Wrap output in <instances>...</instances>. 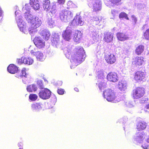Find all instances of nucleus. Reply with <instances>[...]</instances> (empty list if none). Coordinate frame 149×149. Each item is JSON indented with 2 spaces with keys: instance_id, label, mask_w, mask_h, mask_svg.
I'll use <instances>...</instances> for the list:
<instances>
[{
  "instance_id": "25",
  "label": "nucleus",
  "mask_w": 149,
  "mask_h": 149,
  "mask_svg": "<svg viewBox=\"0 0 149 149\" xmlns=\"http://www.w3.org/2000/svg\"><path fill=\"white\" fill-rule=\"evenodd\" d=\"M104 34V40L105 42H109L113 40V36L112 33L109 32H105Z\"/></svg>"
},
{
  "instance_id": "24",
  "label": "nucleus",
  "mask_w": 149,
  "mask_h": 149,
  "mask_svg": "<svg viewBox=\"0 0 149 149\" xmlns=\"http://www.w3.org/2000/svg\"><path fill=\"white\" fill-rule=\"evenodd\" d=\"M53 39L52 40V45L53 46L57 47L59 44V36L58 33H55L53 36Z\"/></svg>"
},
{
  "instance_id": "16",
  "label": "nucleus",
  "mask_w": 149,
  "mask_h": 149,
  "mask_svg": "<svg viewBox=\"0 0 149 149\" xmlns=\"http://www.w3.org/2000/svg\"><path fill=\"white\" fill-rule=\"evenodd\" d=\"M33 42L36 46L39 48H42L45 46L44 42L40 37H36Z\"/></svg>"
},
{
  "instance_id": "27",
  "label": "nucleus",
  "mask_w": 149,
  "mask_h": 149,
  "mask_svg": "<svg viewBox=\"0 0 149 149\" xmlns=\"http://www.w3.org/2000/svg\"><path fill=\"white\" fill-rule=\"evenodd\" d=\"M146 126V123L143 121H139L136 124V129L139 131L144 130Z\"/></svg>"
},
{
  "instance_id": "21",
  "label": "nucleus",
  "mask_w": 149,
  "mask_h": 149,
  "mask_svg": "<svg viewBox=\"0 0 149 149\" xmlns=\"http://www.w3.org/2000/svg\"><path fill=\"white\" fill-rule=\"evenodd\" d=\"M105 60L108 63L110 64L114 63L116 61L115 56L113 54L106 55L105 56Z\"/></svg>"
},
{
  "instance_id": "6",
  "label": "nucleus",
  "mask_w": 149,
  "mask_h": 149,
  "mask_svg": "<svg viewBox=\"0 0 149 149\" xmlns=\"http://www.w3.org/2000/svg\"><path fill=\"white\" fill-rule=\"evenodd\" d=\"M73 16L71 12L67 10H64L60 14V17L61 20L64 22L69 21Z\"/></svg>"
},
{
  "instance_id": "55",
  "label": "nucleus",
  "mask_w": 149,
  "mask_h": 149,
  "mask_svg": "<svg viewBox=\"0 0 149 149\" xmlns=\"http://www.w3.org/2000/svg\"><path fill=\"white\" fill-rule=\"evenodd\" d=\"M146 108L147 109H149V104L146 105Z\"/></svg>"
},
{
  "instance_id": "11",
  "label": "nucleus",
  "mask_w": 149,
  "mask_h": 149,
  "mask_svg": "<svg viewBox=\"0 0 149 149\" xmlns=\"http://www.w3.org/2000/svg\"><path fill=\"white\" fill-rule=\"evenodd\" d=\"M144 93V88H137L133 91V97L135 99H138L143 97Z\"/></svg>"
},
{
  "instance_id": "17",
  "label": "nucleus",
  "mask_w": 149,
  "mask_h": 149,
  "mask_svg": "<svg viewBox=\"0 0 149 149\" xmlns=\"http://www.w3.org/2000/svg\"><path fill=\"white\" fill-rule=\"evenodd\" d=\"M72 24L73 26H82L84 24V21L81 17L76 16L74 17L72 22Z\"/></svg>"
},
{
  "instance_id": "45",
  "label": "nucleus",
  "mask_w": 149,
  "mask_h": 149,
  "mask_svg": "<svg viewBox=\"0 0 149 149\" xmlns=\"http://www.w3.org/2000/svg\"><path fill=\"white\" fill-rule=\"evenodd\" d=\"M68 47L65 48L64 49V52L66 54H67L68 55H70L71 53V50L70 49H68Z\"/></svg>"
},
{
  "instance_id": "7",
  "label": "nucleus",
  "mask_w": 149,
  "mask_h": 149,
  "mask_svg": "<svg viewBox=\"0 0 149 149\" xmlns=\"http://www.w3.org/2000/svg\"><path fill=\"white\" fill-rule=\"evenodd\" d=\"M27 4H25L24 7L23 8L22 10L24 13L25 19L29 23H31L33 19L36 16H34L30 13L29 7Z\"/></svg>"
},
{
  "instance_id": "52",
  "label": "nucleus",
  "mask_w": 149,
  "mask_h": 149,
  "mask_svg": "<svg viewBox=\"0 0 149 149\" xmlns=\"http://www.w3.org/2000/svg\"><path fill=\"white\" fill-rule=\"evenodd\" d=\"M132 19L133 21L135 23H136L137 22L136 18L134 15H132Z\"/></svg>"
},
{
  "instance_id": "19",
  "label": "nucleus",
  "mask_w": 149,
  "mask_h": 149,
  "mask_svg": "<svg viewBox=\"0 0 149 149\" xmlns=\"http://www.w3.org/2000/svg\"><path fill=\"white\" fill-rule=\"evenodd\" d=\"M143 63V57L136 56L133 59L132 63L133 65L137 66L142 65Z\"/></svg>"
},
{
  "instance_id": "32",
  "label": "nucleus",
  "mask_w": 149,
  "mask_h": 149,
  "mask_svg": "<svg viewBox=\"0 0 149 149\" xmlns=\"http://www.w3.org/2000/svg\"><path fill=\"white\" fill-rule=\"evenodd\" d=\"M101 19V17L95 16L93 17H91V22H93L95 24H97L100 22Z\"/></svg>"
},
{
  "instance_id": "57",
  "label": "nucleus",
  "mask_w": 149,
  "mask_h": 149,
  "mask_svg": "<svg viewBox=\"0 0 149 149\" xmlns=\"http://www.w3.org/2000/svg\"><path fill=\"white\" fill-rule=\"evenodd\" d=\"M31 47V46H30V47H29V49H30Z\"/></svg>"
},
{
  "instance_id": "5",
  "label": "nucleus",
  "mask_w": 149,
  "mask_h": 149,
  "mask_svg": "<svg viewBox=\"0 0 149 149\" xmlns=\"http://www.w3.org/2000/svg\"><path fill=\"white\" fill-rule=\"evenodd\" d=\"M31 24V28H29L28 29L30 34L33 33L36 31V29L41 25L42 22L38 17H34V19H33Z\"/></svg>"
},
{
  "instance_id": "43",
  "label": "nucleus",
  "mask_w": 149,
  "mask_h": 149,
  "mask_svg": "<svg viewBox=\"0 0 149 149\" xmlns=\"http://www.w3.org/2000/svg\"><path fill=\"white\" fill-rule=\"evenodd\" d=\"M112 3L118 5L121 0H109Z\"/></svg>"
},
{
  "instance_id": "8",
  "label": "nucleus",
  "mask_w": 149,
  "mask_h": 149,
  "mask_svg": "<svg viewBox=\"0 0 149 149\" xmlns=\"http://www.w3.org/2000/svg\"><path fill=\"white\" fill-rule=\"evenodd\" d=\"M97 77L98 80V83L97 84H98L100 89H101L102 87L105 86L106 85V84L103 82L104 76L102 70H100L97 72Z\"/></svg>"
},
{
  "instance_id": "12",
  "label": "nucleus",
  "mask_w": 149,
  "mask_h": 149,
  "mask_svg": "<svg viewBox=\"0 0 149 149\" xmlns=\"http://www.w3.org/2000/svg\"><path fill=\"white\" fill-rule=\"evenodd\" d=\"M39 95L40 98L44 100H46L50 97L51 95V92L47 88H44L40 90Z\"/></svg>"
},
{
  "instance_id": "46",
  "label": "nucleus",
  "mask_w": 149,
  "mask_h": 149,
  "mask_svg": "<svg viewBox=\"0 0 149 149\" xmlns=\"http://www.w3.org/2000/svg\"><path fill=\"white\" fill-rule=\"evenodd\" d=\"M37 84L39 88H43L41 80H38L37 81Z\"/></svg>"
},
{
  "instance_id": "34",
  "label": "nucleus",
  "mask_w": 149,
  "mask_h": 149,
  "mask_svg": "<svg viewBox=\"0 0 149 149\" xmlns=\"http://www.w3.org/2000/svg\"><path fill=\"white\" fill-rule=\"evenodd\" d=\"M144 47L143 45H140L137 47L135 49V52L137 55L140 54L143 52Z\"/></svg>"
},
{
  "instance_id": "48",
  "label": "nucleus",
  "mask_w": 149,
  "mask_h": 149,
  "mask_svg": "<svg viewBox=\"0 0 149 149\" xmlns=\"http://www.w3.org/2000/svg\"><path fill=\"white\" fill-rule=\"evenodd\" d=\"M126 105L127 107L130 108L132 107L133 106L132 102L129 101L126 102Z\"/></svg>"
},
{
  "instance_id": "40",
  "label": "nucleus",
  "mask_w": 149,
  "mask_h": 149,
  "mask_svg": "<svg viewBox=\"0 0 149 149\" xmlns=\"http://www.w3.org/2000/svg\"><path fill=\"white\" fill-rule=\"evenodd\" d=\"M67 5L70 8H76L77 7L71 1H68L67 3Z\"/></svg>"
},
{
  "instance_id": "42",
  "label": "nucleus",
  "mask_w": 149,
  "mask_h": 149,
  "mask_svg": "<svg viewBox=\"0 0 149 149\" xmlns=\"http://www.w3.org/2000/svg\"><path fill=\"white\" fill-rule=\"evenodd\" d=\"M119 17L120 18H123L124 17L127 20L129 19V18L127 17V14L125 13H120L119 14Z\"/></svg>"
},
{
  "instance_id": "29",
  "label": "nucleus",
  "mask_w": 149,
  "mask_h": 149,
  "mask_svg": "<svg viewBox=\"0 0 149 149\" xmlns=\"http://www.w3.org/2000/svg\"><path fill=\"white\" fill-rule=\"evenodd\" d=\"M117 36L118 39L121 41H124L128 40L129 38L127 35L120 33H118L117 34Z\"/></svg>"
},
{
  "instance_id": "9",
  "label": "nucleus",
  "mask_w": 149,
  "mask_h": 149,
  "mask_svg": "<svg viewBox=\"0 0 149 149\" xmlns=\"http://www.w3.org/2000/svg\"><path fill=\"white\" fill-rule=\"evenodd\" d=\"M16 19L20 30L22 32H24V33H26V30L27 29L26 25V24L23 20L22 17L19 16V17H16Z\"/></svg>"
},
{
  "instance_id": "56",
  "label": "nucleus",
  "mask_w": 149,
  "mask_h": 149,
  "mask_svg": "<svg viewBox=\"0 0 149 149\" xmlns=\"http://www.w3.org/2000/svg\"><path fill=\"white\" fill-rule=\"evenodd\" d=\"M147 142L149 143V137L147 139Z\"/></svg>"
},
{
  "instance_id": "3",
  "label": "nucleus",
  "mask_w": 149,
  "mask_h": 149,
  "mask_svg": "<svg viewBox=\"0 0 149 149\" xmlns=\"http://www.w3.org/2000/svg\"><path fill=\"white\" fill-rule=\"evenodd\" d=\"M103 95L104 97L109 102L116 103L115 100L116 96L114 91L110 89H108L103 92Z\"/></svg>"
},
{
  "instance_id": "39",
  "label": "nucleus",
  "mask_w": 149,
  "mask_h": 149,
  "mask_svg": "<svg viewBox=\"0 0 149 149\" xmlns=\"http://www.w3.org/2000/svg\"><path fill=\"white\" fill-rule=\"evenodd\" d=\"M38 96L35 94H31L29 96V98L32 101H35L37 98Z\"/></svg>"
},
{
  "instance_id": "23",
  "label": "nucleus",
  "mask_w": 149,
  "mask_h": 149,
  "mask_svg": "<svg viewBox=\"0 0 149 149\" xmlns=\"http://www.w3.org/2000/svg\"><path fill=\"white\" fill-rule=\"evenodd\" d=\"M40 1V0H30V3L34 10H37L39 9Z\"/></svg>"
},
{
  "instance_id": "1",
  "label": "nucleus",
  "mask_w": 149,
  "mask_h": 149,
  "mask_svg": "<svg viewBox=\"0 0 149 149\" xmlns=\"http://www.w3.org/2000/svg\"><path fill=\"white\" fill-rule=\"evenodd\" d=\"M76 53L72 56L70 62L72 63L71 68H74L84 61L86 57L85 52L83 48L81 47H77L75 48Z\"/></svg>"
},
{
  "instance_id": "49",
  "label": "nucleus",
  "mask_w": 149,
  "mask_h": 149,
  "mask_svg": "<svg viewBox=\"0 0 149 149\" xmlns=\"http://www.w3.org/2000/svg\"><path fill=\"white\" fill-rule=\"evenodd\" d=\"M111 14L113 17L118 15V13L117 11H116L115 10H111Z\"/></svg>"
},
{
  "instance_id": "37",
  "label": "nucleus",
  "mask_w": 149,
  "mask_h": 149,
  "mask_svg": "<svg viewBox=\"0 0 149 149\" xmlns=\"http://www.w3.org/2000/svg\"><path fill=\"white\" fill-rule=\"evenodd\" d=\"M91 36L93 39H96L98 37L99 35L96 30H94L91 31Z\"/></svg>"
},
{
  "instance_id": "20",
  "label": "nucleus",
  "mask_w": 149,
  "mask_h": 149,
  "mask_svg": "<svg viewBox=\"0 0 149 149\" xmlns=\"http://www.w3.org/2000/svg\"><path fill=\"white\" fill-rule=\"evenodd\" d=\"M40 34L43 39L47 40L49 39L51 35L49 31L46 29L41 30L40 32Z\"/></svg>"
},
{
  "instance_id": "4",
  "label": "nucleus",
  "mask_w": 149,
  "mask_h": 149,
  "mask_svg": "<svg viewBox=\"0 0 149 149\" xmlns=\"http://www.w3.org/2000/svg\"><path fill=\"white\" fill-rule=\"evenodd\" d=\"M88 4L90 7H92L93 11L97 12L101 10L102 3L100 0H88Z\"/></svg>"
},
{
  "instance_id": "26",
  "label": "nucleus",
  "mask_w": 149,
  "mask_h": 149,
  "mask_svg": "<svg viewBox=\"0 0 149 149\" xmlns=\"http://www.w3.org/2000/svg\"><path fill=\"white\" fill-rule=\"evenodd\" d=\"M8 71L11 74H15L18 71V69L17 66L13 64L10 65L8 67Z\"/></svg>"
},
{
  "instance_id": "33",
  "label": "nucleus",
  "mask_w": 149,
  "mask_h": 149,
  "mask_svg": "<svg viewBox=\"0 0 149 149\" xmlns=\"http://www.w3.org/2000/svg\"><path fill=\"white\" fill-rule=\"evenodd\" d=\"M37 87L34 84H32L28 86L26 88L27 91L30 92L33 91H35L37 90Z\"/></svg>"
},
{
  "instance_id": "35",
  "label": "nucleus",
  "mask_w": 149,
  "mask_h": 149,
  "mask_svg": "<svg viewBox=\"0 0 149 149\" xmlns=\"http://www.w3.org/2000/svg\"><path fill=\"white\" fill-rule=\"evenodd\" d=\"M25 70V68H23L22 70V74H21L20 76L21 77H22L23 78V79H22V81L23 82L24 84H25L26 83V81H25V80H26V77H27V75L26 73Z\"/></svg>"
},
{
  "instance_id": "47",
  "label": "nucleus",
  "mask_w": 149,
  "mask_h": 149,
  "mask_svg": "<svg viewBox=\"0 0 149 149\" xmlns=\"http://www.w3.org/2000/svg\"><path fill=\"white\" fill-rule=\"evenodd\" d=\"M65 1V0H57V1L55 2L59 5H63L64 4Z\"/></svg>"
},
{
  "instance_id": "38",
  "label": "nucleus",
  "mask_w": 149,
  "mask_h": 149,
  "mask_svg": "<svg viewBox=\"0 0 149 149\" xmlns=\"http://www.w3.org/2000/svg\"><path fill=\"white\" fill-rule=\"evenodd\" d=\"M143 36L145 39L149 40V29H147L144 33Z\"/></svg>"
},
{
  "instance_id": "41",
  "label": "nucleus",
  "mask_w": 149,
  "mask_h": 149,
  "mask_svg": "<svg viewBox=\"0 0 149 149\" xmlns=\"http://www.w3.org/2000/svg\"><path fill=\"white\" fill-rule=\"evenodd\" d=\"M148 144V143L147 142V141H146L144 142L141 146L143 149H148L149 145Z\"/></svg>"
},
{
  "instance_id": "51",
  "label": "nucleus",
  "mask_w": 149,
  "mask_h": 149,
  "mask_svg": "<svg viewBox=\"0 0 149 149\" xmlns=\"http://www.w3.org/2000/svg\"><path fill=\"white\" fill-rule=\"evenodd\" d=\"M20 12L19 11H16L15 12V14L16 17H19V16H21L20 15Z\"/></svg>"
},
{
  "instance_id": "15",
  "label": "nucleus",
  "mask_w": 149,
  "mask_h": 149,
  "mask_svg": "<svg viewBox=\"0 0 149 149\" xmlns=\"http://www.w3.org/2000/svg\"><path fill=\"white\" fill-rule=\"evenodd\" d=\"M17 61L18 64H20L24 63L30 65L33 63V60L32 58L30 57H22L21 58L17 59Z\"/></svg>"
},
{
  "instance_id": "13",
  "label": "nucleus",
  "mask_w": 149,
  "mask_h": 149,
  "mask_svg": "<svg viewBox=\"0 0 149 149\" xmlns=\"http://www.w3.org/2000/svg\"><path fill=\"white\" fill-rule=\"evenodd\" d=\"M146 137V134L143 132H136L134 137V141L137 143H141Z\"/></svg>"
},
{
  "instance_id": "14",
  "label": "nucleus",
  "mask_w": 149,
  "mask_h": 149,
  "mask_svg": "<svg viewBox=\"0 0 149 149\" xmlns=\"http://www.w3.org/2000/svg\"><path fill=\"white\" fill-rule=\"evenodd\" d=\"M72 35V32L71 28L68 27L63 32L62 36L64 39L68 41L71 38Z\"/></svg>"
},
{
  "instance_id": "53",
  "label": "nucleus",
  "mask_w": 149,
  "mask_h": 149,
  "mask_svg": "<svg viewBox=\"0 0 149 149\" xmlns=\"http://www.w3.org/2000/svg\"><path fill=\"white\" fill-rule=\"evenodd\" d=\"M2 10H1V8H0V20H1L2 19Z\"/></svg>"
},
{
  "instance_id": "28",
  "label": "nucleus",
  "mask_w": 149,
  "mask_h": 149,
  "mask_svg": "<svg viewBox=\"0 0 149 149\" xmlns=\"http://www.w3.org/2000/svg\"><path fill=\"white\" fill-rule=\"evenodd\" d=\"M82 33L81 31H76L74 33L73 39L74 41L76 42H78L81 39L82 37Z\"/></svg>"
},
{
  "instance_id": "36",
  "label": "nucleus",
  "mask_w": 149,
  "mask_h": 149,
  "mask_svg": "<svg viewBox=\"0 0 149 149\" xmlns=\"http://www.w3.org/2000/svg\"><path fill=\"white\" fill-rule=\"evenodd\" d=\"M47 22L48 25L50 28H51L53 27L54 21L52 19V18L51 17L47 18Z\"/></svg>"
},
{
  "instance_id": "31",
  "label": "nucleus",
  "mask_w": 149,
  "mask_h": 149,
  "mask_svg": "<svg viewBox=\"0 0 149 149\" xmlns=\"http://www.w3.org/2000/svg\"><path fill=\"white\" fill-rule=\"evenodd\" d=\"M126 84L123 81H119L118 85V88L121 91H124L126 88Z\"/></svg>"
},
{
  "instance_id": "22",
  "label": "nucleus",
  "mask_w": 149,
  "mask_h": 149,
  "mask_svg": "<svg viewBox=\"0 0 149 149\" xmlns=\"http://www.w3.org/2000/svg\"><path fill=\"white\" fill-rule=\"evenodd\" d=\"M144 77L145 75L143 72L138 71L135 74L134 79L138 81H140L143 80Z\"/></svg>"
},
{
  "instance_id": "54",
  "label": "nucleus",
  "mask_w": 149,
  "mask_h": 149,
  "mask_svg": "<svg viewBox=\"0 0 149 149\" xmlns=\"http://www.w3.org/2000/svg\"><path fill=\"white\" fill-rule=\"evenodd\" d=\"M74 90L75 91L77 92H78L79 91L78 88H74Z\"/></svg>"
},
{
  "instance_id": "44",
  "label": "nucleus",
  "mask_w": 149,
  "mask_h": 149,
  "mask_svg": "<svg viewBox=\"0 0 149 149\" xmlns=\"http://www.w3.org/2000/svg\"><path fill=\"white\" fill-rule=\"evenodd\" d=\"M148 100V98L146 97H145L143 98L142 99L140 100V103H143L146 102Z\"/></svg>"
},
{
  "instance_id": "18",
  "label": "nucleus",
  "mask_w": 149,
  "mask_h": 149,
  "mask_svg": "<svg viewBox=\"0 0 149 149\" xmlns=\"http://www.w3.org/2000/svg\"><path fill=\"white\" fill-rule=\"evenodd\" d=\"M107 79L108 81L113 82H116L118 80L117 74L115 72L109 73L107 76Z\"/></svg>"
},
{
  "instance_id": "10",
  "label": "nucleus",
  "mask_w": 149,
  "mask_h": 149,
  "mask_svg": "<svg viewBox=\"0 0 149 149\" xmlns=\"http://www.w3.org/2000/svg\"><path fill=\"white\" fill-rule=\"evenodd\" d=\"M37 48H35L31 50L30 53L31 55L35 56L38 60L43 61L45 58V56L41 52L37 51Z\"/></svg>"
},
{
  "instance_id": "2",
  "label": "nucleus",
  "mask_w": 149,
  "mask_h": 149,
  "mask_svg": "<svg viewBox=\"0 0 149 149\" xmlns=\"http://www.w3.org/2000/svg\"><path fill=\"white\" fill-rule=\"evenodd\" d=\"M43 6L44 10L47 12L54 14L56 11V2H54L50 4L49 0H43Z\"/></svg>"
},
{
  "instance_id": "30",
  "label": "nucleus",
  "mask_w": 149,
  "mask_h": 149,
  "mask_svg": "<svg viewBox=\"0 0 149 149\" xmlns=\"http://www.w3.org/2000/svg\"><path fill=\"white\" fill-rule=\"evenodd\" d=\"M43 105L41 103H36L32 104V109L35 111H38L42 109Z\"/></svg>"
},
{
  "instance_id": "50",
  "label": "nucleus",
  "mask_w": 149,
  "mask_h": 149,
  "mask_svg": "<svg viewBox=\"0 0 149 149\" xmlns=\"http://www.w3.org/2000/svg\"><path fill=\"white\" fill-rule=\"evenodd\" d=\"M57 92L58 94L60 95H62L64 93V90L62 89H58Z\"/></svg>"
}]
</instances>
